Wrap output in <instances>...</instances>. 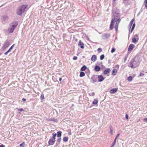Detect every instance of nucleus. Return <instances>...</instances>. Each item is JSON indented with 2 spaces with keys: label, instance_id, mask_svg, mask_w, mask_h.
Segmentation results:
<instances>
[{
  "label": "nucleus",
  "instance_id": "f257e3e1",
  "mask_svg": "<svg viewBox=\"0 0 147 147\" xmlns=\"http://www.w3.org/2000/svg\"><path fill=\"white\" fill-rule=\"evenodd\" d=\"M139 63L138 60L136 59L135 58L131 60L129 63L128 66L131 67L132 68H134L138 66Z\"/></svg>",
  "mask_w": 147,
  "mask_h": 147
},
{
  "label": "nucleus",
  "instance_id": "f03ea898",
  "mask_svg": "<svg viewBox=\"0 0 147 147\" xmlns=\"http://www.w3.org/2000/svg\"><path fill=\"white\" fill-rule=\"evenodd\" d=\"M114 18H113L111 21V24L110 26V30H112L114 28L113 26L114 23L116 21V20L119 18V15L118 13H115L114 15Z\"/></svg>",
  "mask_w": 147,
  "mask_h": 147
},
{
  "label": "nucleus",
  "instance_id": "7ed1b4c3",
  "mask_svg": "<svg viewBox=\"0 0 147 147\" xmlns=\"http://www.w3.org/2000/svg\"><path fill=\"white\" fill-rule=\"evenodd\" d=\"M27 7V6L25 5H23L20 7L17 10V14L19 16H21L22 13L24 12L25 9Z\"/></svg>",
  "mask_w": 147,
  "mask_h": 147
},
{
  "label": "nucleus",
  "instance_id": "20e7f679",
  "mask_svg": "<svg viewBox=\"0 0 147 147\" xmlns=\"http://www.w3.org/2000/svg\"><path fill=\"white\" fill-rule=\"evenodd\" d=\"M121 20V19H117L116 20V21L115 22H116V24L115 25V30L116 32H117L118 30V28L119 24V22H120Z\"/></svg>",
  "mask_w": 147,
  "mask_h": 147
},
{
  "label": "nucleus",
  "instance_id": "39448f33",
  "mask_svg": "<svg viewBox=\"0 0 147 147\" xmlns=\"http://www.w3.org/2000/svg\"><path fill=\"white\" fill-rule=\"evenodd\" d=\"M139 38L137 34H135L134 35V37L132 39V42L133 43H135L136 42H138Z\"/></svg>",
  "mask_w": 147,
  "mask_h": 147
},
{
  "label": "nucleus",
  "instance_id": "423d86ee",
  "mask_svg": "<svg viewBox=\"0 0 147 147\" xmlns=\"http://www.w3.org/2000/svg\"><path fill=\"white\" fill-rule=\"evenodd\" d=\"M110 36V35L109 34H103L102 36V38L104 39H106L109 38Z\"/></svg>",
  "mask_w": 147,
  "mask_h": 147
},
{
  "label": "nucleus",
  "instance_id": "0eeeda50",
  "mask_svg": "<svg viewBox=\"0 0 147 147\" xmlns=\"http://www.w3.org/2000/svg\"><path fill=\"white\" fill-rule=\"evenodd\" d=\"M55 142V140L50 139L48 143L49 145H53L54 144Z\"/></svg>",
  "mask_w": 147,
  "mask_h": 147
},
{
  "label": "nucleus",
  "instance_id": "6e6552de",
  "mask_svg": "<svg viewBox=\"0 0 147 147\" xmlns=\"http://www.w3.org/2000/svg\"><path fill=\"white\" fill-rule=\"evenodd\" d=\"M99 82H101L104 79L103 76L101 75H98V76Z\"/></svg>",
  "mask_w": 147,
  "mask_h": 147
},
{
  "label": "nucleus",
  "instance_id": "1a4fd4ad",
  "mask_svg": "<svg viewBox=\"0 0 147 147\" xmlns=\"http://www.w3.org/2000/svg\"><path fill=\"white\" fill-rule=\"evenodd\" d=\"M9 42L8 41H6L5 42L3 46V49H5L7 47L9 46Z\"/></svg>",
  "mask_w": 147,
  "mask_h": 147
},
{
  "label": "nucleus",
  "instance_id": "9d476101",
  "mask_svg": "<svg viewBox=\"0 0 147 147\" xmlns=\"http://www.w3.org/2000/svg\"><path fill=\"white\" fill-rule=\"evenodd\" d=\"M78 45L80 46V48L82 49H83L84 48V44L81 40L79 41Z\"/></svg>",
  "mask_w": 147,
  "mask_h": 147
},
{
  "label": "nucleus",
  "instance_id": "9b49d317",
  "mask_svg": "<svg viewBox=\"0 0 147 147\" xmlns=\"http://www.w3.org/2000/svg\"><path fill=\"white\" fill-rule=\"evenodd\" d=\"M134 47V45L133 44L130 45L128 48V51H131L133 49Z\"/></svg>",
  "mask_w": 147,
  "mask_h": 147
},
{
  "label": "nucleus",
  "instance_id": "f8f14e48",
  "mask_svg": "<svg viewBox=\"0 0 147 147\" xmlns=\"http://www.w3.org/2000/svg\"><path fill=\"white\" fill-rule=\"evenodd\" d=\"M97 57L95 55H92L91 58V60L92 61L94 62L96 60Z\"/></svg>",
  "mask_w": 147,
  "mask_h": 147
},
{
  "label": "nucleus",
  "instance_id": "ddd939ff",
  "mask_svg": "<svg viewBox=\"0 0 147 147\" xmlns=\"http://www.w3.org/2000/svg\"><path fill=\"white\" fill-rule=\"evenodd\" d=\"M100 67L98 65H96L94 67L95 70L97 72L99 71L100 70Z\"/></svg>",
  "mask_w": 147,
  "mask_h": 147
},
{
  "label": "nucleus",
  "instance_id": "4468645a",
  "mask_svg": "<svg viewBox=\"0 0 147 147\" xmlns=\"http://www.w3.org/2000/svg\"><path fill=\"white\" fill-rule=\"evenodd\" d=\"M18 24V23L17 22H15L13 23L12 25L11 26L12 28H13L14 29L16 28V26H17Z\"/></svg>",
  "mask_w": 147,
  "mask_h": 147
},
{
  "label": "nucleus",
  "instance_id": "2eb2a0df",
  "mask_svg": "<svg viewBox=\"0 0 147 147\" xmlns=\"http://www.w3.org/2000/svg\"><path fill=\"white\" fill-rule=\"evenodd\" d=\"M111 71V70L110 69H105L104 72L103 74H107L109 73Z\"/></svg>",
  "mask_w": 147,
  "mask_h": 147
},
{
  "label": "nucleus",
  "instance_id": "dca6fc26",
  "mask_svg": "<svg viewBox=\"0 0 147 147\" xmlns=\"http://www.w3.org/2000/svg\"><path fill=\"white\" fill-rule=\"evenodd\" d=\"M117 91V89L116 88H113L110 90V92L111 93H115Z\"/></svg>",
  "mask_w": 147,
  "mask_h": 147
},
{
  "label": "nucleus",
  "instance_id": "f3484780",
  "mask_svg": "<svg viewBox=\"0 0 147 147\" xmlns=\"http://www.w3.org/2000/svg\"><path fill=\"white\" fill-rule=\"evenodd\" d=\"M52 135H53V136L52 138H51L52 140H55V138L57 135V134L55 133H52Z\"/></svg>",
  "mask_w": 147,
  "mask_h": 147
},
{
  "label": "nucleus",
  "instance_id": "a211bd4d",
  "mask_svg": "<svg viewBox=\"0 0 147 147\" xmlns=\"http://www.w3.org/2000/svg\"><path fill=\"white\" fill-rule=\"evenodd\" d=\"M14 29L12 28L11 27L10 28H9L8 29V31L10 33H12L13 31V30Z\"/></svg>",
  "mask_w": 147,
  "mask_h": 147
},
{
  "label": "nucleus",
  "instance_id": "6ab92c4d",
  "mask_svg": "<svg viewBox=\"0 0 147 147\" xmlns=\"http://www.w3.org/2000/svg\"><path fill=\"white\" fill-rule=\"evenodd\" d=\"M62 132L61 131H59L57 132V136L58 137H60L61 136Z\"/></svg>",
  "mask_w": 147,
  "mask_h": 147
},
{
  "label": "nucleus",
  "instance_id": "aec40b11",
  "mask_svg": "<svg viewBox=\"0 0 147 147\" xmlns=\"http://www.w3.org/2000/svg\"><path fill=\"white\" fill-rule=\"evenodd\" d=\"M8 17L7 15H4L2 16V19L3 21H5L7 19Z\"/></svg>",
  "mask_w": 147,
  "mask_h": 147
},
{
  "label": "nucleus",
  "instance_id": "412c9836",
  "mask_svg": "<svg viewBox=\"0 0 147 147\" xmlns=\"http://www.w3.org/2000/svg\"><path fill=\"white\" fill-rule=\"evenodd\" d=\"M86 67L85 65H84L81 67L80 70L81 71H84L86 69Z\"/></svg>",
  "mask_w": 147,
  "mask_h": 147
},
{
  "label": "nucleus",
  "instance_id": "4be33fe9",
  "mask_svg": "<svg viewBox=\"0 0 147 147\" xmlns=\"http://www.w3.org/2000/svg\"><path fill=\"white\" fill-rule=\"evenodd\" d=\"M85 75V74L84 72H83V71H81L80 72V77H82L84 76Z\"/></svg>",
  "mask_w": 147,
  "mask_h": 147
},
{
  "label": "nucleus",
  "instance_id": "5701e85b",
  "mask_svg": "<svg viewBox=\"0 0 147 147\" xmlns=\"http://www.w3.org/2000/svg\"><path fill=\"white\" fill-rule=\"evenodd\" d=\"M91 79L92 80V82L94 83L96 82V80L94 77H92L91 78Z\"/></svg>",
  "mask_w": 147,
  "mask_h": 147
},
{
  "label": "nucleus",
  "instance_id": "b1692460",
  "mask_svg": "<svg viewBox=\"0 0 147 147\" xmlns=\"http://www.w3.org/2000/svg\"><path fill=\"white\" fill-rule=\"evenodd\" d=\"M68 138L67 137H64L63 138V140L64 142H67L68 140Z\"/></svg>",
  "mask_w": 147,
  "mask_h": 147
},
{
  "label": "nucleus",
  "instance_id": "393cba45",
  "mask_svg": "<svg viewBox=\"0 0 147 147\" xmlns=\"http://www.w3.org/2000/svg\"><path fill=\"white\" fill-rule=\"evenodd\" d=\"M117 70L116 69H114L112 71V74H114V75H116L115 73L117 72Z\"/></svg>",
  "mask_w": 147,
  "mask_h": 147
},
{
  "label": "nucleus",
  "instance_id": "a878e982",
  "mask_svg": "<svg viewBox=\"0 0 147 147\" xmlns=\"http://www.w3.org/2000/svg\"><path fill=\"white\" fill-rule=\"evenodd\" d=\"M116 139H115L113 142L112 143V145L111 146V147H113L114 146V145L115 144L116 142Z\"/></svg>",
  "mask_w": 147,
  "mask_h": 147
},
{
  "label": "nucleus",
  "instance_id": "bb28decb",
  "mask_svg": "<svg viewBox=\"0 0 147 147\" xmlns=\"http://www.w3.org/2000/svg\"><path fill=\"white\" fill-rule=\"evenodd\" d=\"M132 78H133L132 76H129L128 77L127 80L128 81L130 82L132 80Z\"/></svg>",
  "mask_w": 147,
  "mask_h": 147
},
{
  "label": "nucleus",
  "instance_id": "cd10ccee",
  "mask_svg": "<svg viewBox=\"0 0 147 147\" xmlns=\"http://www.w3.org/2000/svg\"><path fill=\"white\" fill-rule=\"evenodd\" d=\"M98 101L94 99L92 102V104L94 105H95L97 104Z\"/></svg>",
  "mask_w": 147,
  "mask_h": 147
},
{
  "label": "nucleus",
  "instance_id": "c85d7f7f",
  "mask_svg": "<svg viewBox=\"0 0 147 147\" xmlns=\"http://www.w3.org/2000/svg\"><path fill=\"white\" fill-rule=\"evenodd\" d=\"M40 98L41 100H43L44 99V94L43 93L41 95Z\"/></svg>",
  "mask_w": 147,
  "mask_h": 147
},
{
  "label": "nucleus",
  "instance_id": "c756f323",
  "mask_svg": "<svg viewBox=\"0 0 147 147\" xmlns=\"http://www.w3.org/2000/svg\"><path fill=\"white\" fill-rule=\"evenodd\" d=\"M105 57V56L104 55H101L100 57V59L101 60H103Z\"/></svg>",
  "mask_w": 147,
  "mask_h": 147
},
{
  "label": "nucleus",
  "instance_id": "7c9ffc66",
  "mask_svg": "<svg viewBox=\"0 0 147 147\" xmlns=\"http://www.w3.org/2000/svg\"><path fill=\"white\" fill-rule=\"evenodd\" d=\"M11 50L9 49L6 52L4 53V55H7L9 53L11 52Z\"/></svg>",
  "mask_w": 147,
  "mask_h": 147
},
{
  "label": "nucleus",
  "instance_id": "2f4dec72",
  "mask_svg": "<svg viewBox=\"0 0 147 147\" xmlns=\"http://www.w3.org/2000/svg\"><path fill=\"white\" fill-rule=\"evenodd\" d=\"M95 94V93L94 92H90L89 93V95L90 96H93Z\"/></svg>",
  "mask_w": 147,
  "mask_h": 147
},
{
  "label": "nucleus",
  "instance_id": "473e14b6",
  "mask_svg": "<svg viewBox=\"0 0 147 147\" xmlns=\"http://www.w3.org/2000/svg\"><path fill=\"white\" fill-rule=\"evenodd\" d=\"M25 145V143L23 142L20 145V147H24V145Z\"/></svg>",
  "mask_w": 147,
  "mask_h": 147
},
{
  "label": "nucleus",
  "instance_id": "72a5a7b5",
  "mask_svg": "<svg viewBox=\"0 0 147 147\" xmlns=\"http://www.w3.org/2000/svg\"><path fill=\"white\" fill-rule=\"evenodd\" d=\"M102 51V49L100 48H99L97 50V51L98 53H100Z\"/></svg>",
  "mask_w": 147,
  "mask_h": 147
},
{
  "label": "nucleus",
  "instance_id": "f704fd0d",
  "mask_svg": "<svg viewBox=\"0 0 147 147\" xmlns=\"http://www.w3.org/2000/svg\"><path fill=\"white\" fill-rule=\"evenodd\" d=\"M61 140V137H59V138L57 139V142H60Z\"/></svg>",
  "mask_w": 147,
  "mask_h": 147
},
{
  "label": "nucleus",
  "instance_id": "c9c22d12",
  "mask_svg": "<svg viewBox=\"0 0 147 147\" xmlns=\"http://www.w3.org/2000/svg\"><path fill=\"white\" fill-rule=\"evenodd\" d=\"M115 51V49L114 48H113L112 49L111 52L112 53H113Z\"/></svg>",
  "mask_w": 147,
  "mask_h": 147
},
{
  "label": "nucleus",
  "instance_id": "e433bc0d",
  "mask_svg": "<svg viewBox=\"0 0 147 147\" xmlns=\"http://www.w3.org/2000/svg\"><path fill=\"white\" fill-rule=\"evenodd\" d=\"M134 19H133L130 22V23L131 24H133V22H134Z\"/></svg>",
  "mask_w": 147,
  "mask_h": 147
},
{
  "label": "nucleus",
  "instance_id": "4c0bfd02",
  "mask_svg": "<svg viewBox=\"0 0 147 147\" xmlns=\"http://www.w3.org/2000/svg\"><path fill=\"white\" fill-rule=\"evenodd\" d=\"M113 129L112 128H110V133L111 134L113 135Z\"/></svg>",
  "mask_w": 147,
  "mask_h": 147
},
{
  "label": "nucleus",
  "instance_id": "58836bf2",
  "mask_svg": "<svg viewBox=\"0 0 147 147\" xmlns=\"http://www.w3.org/2000/svg\"><path fill=\"white\" fill-rule=\"evenodd\" d=\"M144 74L143 73V72H141L140 73L139 76H143L144 75Z\"/></svg>",
  "mask_w": 147,
  "mask_h": 147
},
{
  "label": "nucleus",
  "instance_id": "ea45409f",
  "mask_svg": "<svg viewBox=\"0 0 147 147\" xmlns=\"http://www.w3.org/2000/svg\"><path fill=\"white\" fill-rule=\"evenodd\" d=\"M77 58H78L76 56H75L73 57V59L74 60H76L77 59Z\"/></svg>",
  "mask_w": 147,
  "mask_h": 147
},
{
  "label": "nucleus",
  "instance_id": "a19ab883",
  "mask_svg": "<svg viewBox=\"0 0 147 147\" xmlns=\"http://www.w3.org/2000/svg\"><path fill=\"white\" fill-rule=\"evenodd\" d=\"M18 110L20 111H24V109L22 108H20L18 109Z\"/></svg>",
  "mask_w": 147,
  "mask_h": 147
},
{
  "label": "nucleus",
  "instance_id": "79ce46f5",
  "mask_svg": "<svg viewBox=\"0 0 147 147\" xmlns=\"http://www.w3.org/2000/svg\"><path fill=\"white\" fill-rule=\"evenodd\" d=\"M119 134H118L117 136H116V137H115V139H116V140L117 139V138L119 136Z\"/></svg>",
  "mask_w": 147,
  "mask_h": 147
},
{
  "label": "nucleus",
  "instance_id": "37998d69",
  "mask_svg": "<svg viewBox=\"0 0 147 147\" xmlns=\"http://www.w3.org/2000/svg\"><path fill=\"white\" fill-rule=\"evenodd\" d=\"M125 118L126 119H128V115L127 114H126L125 115Z\"/></svg>",
  "mask_w": 147,
  "mask_h": 147
},
{
  "label": "nucleus",
  "instance_id": "c03bdc74",
  "mask_svg": "<svg viewBox=\"0 0 147 147\" xmlns=\"http://www.w3.org/2000/svg\"><path fill=\"white\" fill-rule=\"evenodd\" d=\"M134 28L132 27L131 29V33H132L133 31L134 30Z\"/></svg>",
  "mask_w": 147,
  "mask_h": 147
},
{
  "label": "nucleus",
  "instance_id": "a18cd8bd",
  "mask_svg": "<svg viewBox=\"0 0 147 147\" xmlns=\"http://www.w3.org/2000/svg\"><path fill=\"white\" fill-rule=\"evenodd\" d=\"M144 121L146 122H147V118H145L144 119Z\"/></svg>",
  "mask_w": 147,
  "mask_h": 147
},
{
  "label": "nucleus",
  "instance_id": "49530a36",
  "mask_svg": "<svg viewBox=\"0 0 147 147\" xmlns=\"http://www.w3.org/2000/svg\"><path fill=\"white\" fill-rule=\"evenodd\" d=\"M132 24H131L130 23H129V27H130V28H131V26L132 25Z\"/></svg>",
  "mask_w": 147,
  "mask_h": 147
},
{
  "label": "nucleus",
  "instance_id": "de8ad7c7",
  "mask_svg": "<svg viewBox=\"0 0 147 147\" xmlns=\"http://www.w3.org/2000/svg\"><path fill=\"white\" fill-rule=\"evenodd\" d=\"M135 23H134V24H133V25H132V27L135 28Z\"/></svg>",
  "mask_w": 147,
  "mask_h": 147
},
{
  "label": "nucleus",
  "instance_id": "09e8293b",
  "mask_svg": "<svg viewBox=\"0 0 147 147\" xmlns=\"http://www.w3.org/2000/svg\"><path fill=\"white\" fill-rule=\"evenodd\" d=\"M135 23H134V24H133V25H132V27L135 28Z\"/></svg>",
  "mask_w": 147,
  "mask_h": 147
},
{
  "label": "nucleus",
  "instance_id": "8fccbe9b",
  "mask_svg": "<svg viewBox=\"0 0 147 147\" xmlns=\"http://www.w3.org/2000/svg\"><path fill=\"white\" fill-rule=\"evenodd\" d=\"M14 45H12L10 47V48L9 49H10L11 50V49H13V46Z\"/></svg>",
  "mask_w": 147,
  "mask_h": 147
},
{
  "label": "nucleus",
  "instance_id": "3c124183",
  "mask_svg": "<svg viewBox=\"0 0 147 147\" xmlns=\"http://www.w3.org/2000/svg\"><path fill=\"white\" fill-rule=\"evenodd\" d=\"M22 100L23 101H26V99L24 98H23Z\"/></svg>",
  "mask_w": 147,
  "mask_h": 147
},
{
  "label": "nucleus",
  "instance_id": "603ef678",
  "mask_svg": "<svg viewBox=\"0 0 147 147\" xmlns=\"http://www.w3.org/2000/svg\"><path fill=\"white\" fill-rule=\"evenodd\" d=\"M4 146H5L3 144H2L1 145H0V147H4Z\"/></svg>",
  "mask_w": 147,
  "mask_h": 147
},
{
  "label": "nucleus",
  "instance_id": "864d4df0",
  "mask_svg": "<svg viewBox=\"0 0 147 147\" xmlns=\"http://www.w3.org/2000/svg\"><path fill=\"white\" fill-rule=\"evenodd\" d=\"M144 3H146V4H147V0H145L144 1Z\"/></svg>",
  "mask_w": 147,
  "mask_h": 147
},
{
  "label": "nucleus",
  "instance_id": "5fc2aeb1",
  "mask_svg": "<svg viewBox=\"0 0 147 147\" xmlns=\"http://www.w3.org/2000/svg\"><path fill=\"white\" fill-rule=\"evenodd\" d=\"M145 7L147 9V4H146L145 5Z\"/></svg>",
  "mask_w": 147,
  "mask_h": 147
},
{
  "label": "nucleus",
  "instance_id": "6e6d98bb",
  "mask_svg": "<svg viewBox=\"0 0 147 147\" xmlns=\"http://www.w3.org/2000/svg\"><path fill=\"white\" fill-rule=\"evenodd\" d=\"M62 80V78H59V80L60 81H61Z\"/></svg>",
  "mask_w": 147,
  "mask_h": 147
},
{
  "label": "nucleus",
  "instance_id": "4d7b16f0",
  "mask_svg": "<svg viewBox=\"0 0 147 147\" xmlns=\"http://www.w3.org/2000/svg\"><path fill=\"white\" fill-rule=\"evenodd\" d=\"M113 0V1H116V0Z\"/></svg>",
  "mask_w": 147,
  "mask_h": 147
},
{
  "label": "nucleus",
  "instance_id": "13d9d810",
  "mask_svg": "<svg viewBox=\"0 0 147 147\" xmlns=\"http://www.w3.org/2000/svg\"><path fill=\"white\" fill-rule=\"evenodd\" d=\"M117 67H118V65H117Z\"/></svg>",
  "mask_w": 147,
  "mask_h": 147
},
{
  "label": "nucleus",
  "instance_id": "bf43d9fd",
  "mask_svg": "<svg viewBox=\"0 0 147 147\" xmlns=\"http://www.w3.org/2000/svg\"><path fill=\"white\" fill-rule=\"evenodd\" d=\"M117 67H118V65H117Z\"/></svg>",
  "mask_w": 147,
  "mask_h": 147
},
{
  "label": "nucleus",
  "instance_id": "052dcab7",
  "mask_svg": "<svg viewBox=\"0 0 147 147\" xmlns=\"http://www.w3.org/2000/svg\"><path fill=\"white\" fill-rule=\"evenodd\" d=\"M50 120V121H51V120Z\"/></svg>",
  "mask_w": 147,
  "mask_h": 147
}]
</instances>
